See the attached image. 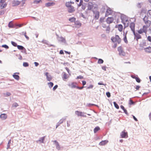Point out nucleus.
Listing matches in <instances>:
<instances>
[{"mask_svg": "<svg viewBox=\"0 0 151 151\" xmlns=\"http://www.w3.org/2000/svg\"><path fill=\"white\" fill-rule=\"evenodd\" d=\"M111 40L112 42L114 43L116 42H117L118 44H120L121 42V39L118 35H116L115 37H112L111 38Z\"/></svg>", "mask_w": 151, "mask_h": 151, "instance_id": "obj_1", "label": "nucleus"}, {"mask_svg": "<svg viewBox=\"0 0 151 151\" xmlns=\"http://www.w3.org/2000/svg\"><path fill=\"white\" fill-rule=\"evenodd\" d=\"M117 14H121V16H120V18L121 19V22H124V20L128 17L125 15V14H121L119 12H115V13H114V17L115 19H117V18L116 17V16H117Z\"/></svg>", "mask_w": 151, "mask_h": 151, "instance_id": "obj_2", "label": "nucleus"}, {"mask_svg": "<svg viewBox=\"0 0 151 151\" xmlns=\"http://www.w3.org/2000/svg\"><path fill=\"white\" fill-rule=\"evenodd\" d=\"M77 84V83L76 82H73L71 83V88H76L79 90H82L84 88L86 87V86H83L82 87H79L78 86H76V85Z\"/></svg>", "mask_w": 151, "mask_h": 151, "instance_id": "obj_3", "label": "nucleus"}, {"mask_svg": "<svg viewBox=\"0 0 151 151\" xmlns=\"http://www.w3.org/2000/svg\"><path fill=\"white\" fill-rule=\"evenodd\" d=\"M120 136L121 138H127L128 137L127 132H126L125 130H124L121 133Z\"/></svg>", "mask_w": 151, "mask_h": 151, "instance_id": "obj_4", "label": "nucleus"}, {"mask_svg": "<svg viewBox=\"0 0 151 151\" xmlns=\"http://www.w3.org/2000/svg\"><path fill=\"white\" fill-rule=\"evenodd\" d=\"M133 34L134 36V39L136 38V41L138 42V39L142 38L141 36L137 33L135 32H134V33H133Z\"/></svg>", "mask_w": 151, "mask_h": 151, "instance_id": "obj_5", "label": "nucleus"}, {"mask_svg": "<svg viewBox=\"0 0 151 151\" xmlns=\"http://www.w3.org/2000/svg\"><path fill=\"white\" fill-rule=\"evenodd\" d=\"M135 24L134 22H131L130 23L129 27L133 33H134V32H135Z\"/></svg>", "mask_w": 151, "mask_h": 151, "instance_id": "obj_6", "label": "nucleus"}, {"mask_svg": "<svg viewBox=\"0 0 151 151\" xmlns=\"http://www.w3.org/2000/svg\"><path fill=\"white\" fill-rule=\"evenodd\" d=\"M92 11L93 13L95 14V16H94V19L96 20L98 19L99 16V12L98 11H97L95 12L93 10H92Z\"/></svg>", "mask_w": 151, "mask_h": 151, "instance_id": "obj_7", "label": "nucleus"}, {"mask_svg": "<svg viewBox=\"0 0 151 151\" xmlns=\"http://www.w3.org/2000/svg\"><path fill=\"white\" fill-rule=\"evenodd\" d=\"M21 3V1L18 0H14L12 2V6H15L19 5Z\"/></svg>", "mask_w": 151, "mask_h": 151, "instance_id": "obj_8", "label": "nucleus"}, {"mask_svg": "<svg viewBox=\"0 0 151 151\" xmlns=\"http://www.w3.org/2000/svg\"><path fill=\"white\" fill-rule=\"evenodd\" d=\"M114 20V18L112 17H109L107 18L106 22L107 23L110 24L112 23Z\"/></svg>", "mask_w": 151, "mask_h": 151, "instance_id": "obj_9", "label": "nucleus"}, {"mask_svg": "<svg viewBox=\"0 0 151 151\" xmlns=\"http://www.w3.org/2000/svg\"><path fill=\"white\" fill-rule=\"evenodd\" d=\"M45 75L46 76V79L47 81H50L52 79V78L50 75L49 74V73L46 72L45 73Z\"/></svg>", "mask_w": 151, "mask_h": 151, "instance_id": "obj_10", "label": "nucleus"}, {"mask_svg": "<svg viewBox=\"0 0 151 151\" xmlns=\"http://www.w3.org/2000/svg\"><path fill=\"white\" fill-rule=\"evenodd\" d=\"M75 10L74 7L72 6L68 7V12L69 13H72Z\"/></svg>", "mask_w": 151, "mask_h": 151, "instance_id": "obj_11", "label": "nucleus"}, {"mask_svg": "<svg viewBox=\"0 0 151 151\" xmlns=\"http://www.w3.org/2000/svg\"><path fill=\"white\" fill-rule=\"evenodd\" d=\"M93 4L92 2H89L88 3V8L87 10H91L93 7Z\"/></svg>", "mask_w": 151, "mask_h": 151, "instance_id": "obj_12", "label": "nucleus"}, {"mask_svg": "<svg viewBox=\"0 0 151 151\" xmlns=\"http://www.w3.org/2000/svg\"><path fill=\"white\" fill-rule=\"evenodd\" d=\"M58 42H61L65 44H66V41L65 38L62 36L60 37V38L58 40Z\"/></svg>", "mask_w": 151, "mask_h": 151, "instance_id": "obj_13", "label": "nucleus"}, {"mask_svg": "<svg viewBox=\"0 0 151 151\" xmlns=\"http://www.w3.org/2000/svg\"><path fill=\"white\" fill-rule=\"evenodd\" d=\"M150 26V24L149 25L147 24L146 25H144L143 26V28L142 29L144 31V33H145L147 32V28L149 27Z\"/></svg>", "mask_w": 151, "mask_h": 151, "instance_id": "obj_14", "label": "nucleus"}, {"mask_svg": "<svg viewBox=\"0 0 151 151\" xmlns=\"http://www.w3.org/2000/svg\"><path fill=\"white\" fill-rule=\"evenodd\" d=\"M120 108L124 111V112L127 116L129 115V113H128L127 109H125L123 106L121 105L120 106Z\"/></svg>", "mask_w": 151, "mask_h": 151, "instance_id": "obj_15", "label": "nucleus"}, {"mask_svg": "<svg viewBox=\"0 0 151 151\" xmlns=\"http://www.w3.org/2000/svg\"><path fill=\"white\" fill-rule=\"evenodd\" d=\"M65 118H63L60 119L59 121L57 123V124L56 126V128H57L60 125V124L62 123L65 120Z\"/></svg>", "mask_w": 151, "mask_h": 151, "instance_id": "obj_16", "label": "nucleus"}, {"mask_svg": "<svg viewBox=\"0 0 151 151\" xmlns=\"http://www.w3.org/2000/svg\"><path fill=\"white\" fill-rule=\"evenodd\" d=\"M55 4V3L54 2H48L45 3V6L46 7H49L52 6Z\"/></svg>", "mask_w": 151, "mask_h": 151, "instance_id": "obj_17", "label": "nucleus"}, {"mask_svg": "<svg viewBox=\"0 0 151 151\" xmlns=\"http://www.w3.org/2000/svg\"><path fill=\"white\" fill-rule=\"evenodd\" d=\"M0 118L3 120H5L7 118V115L6 114H2L0 115Z\"/></svg>", "mask_w": 151, "mask_h": 151, "instance_id": "obj_18", "label": "nucleus"}, {"mask_svg": "<svg viewBox=\"0 0 151 151\" xmlns=\"http://www.w3.org/2000/svg\"><path fill=\"white\" fill-rule=\"evenodd\" d=\"M108 142V141L107 140H102L99 143V145L103 146L106 144Z\"/></svg>", "mask_w": 151, "mask_h": 151, "instance_id": "obj_19", "label": "nucleus"}, {"mask_svg": "<svg viewBox=\"0 0 151 151\" xmlns=\"http://www.w3.org/2000/svg\"><path fill=\"white\" fill-rule=\"evenodd\" d=\"M144 50L145 52H151V47L149 46L148 47H147L144 49Z\"/></svg>", "mask_w": 151, "mask_h": 151, "instance_id": "obj_20", "label": "nucleus"}, {"mask_svg": "<svg viewBox=\"0 0 151 151\" xmlns=\"http://www.w3.org/2000/svg\"><path fill=\"white\" fill-rule=\"evenodd\" d=\"M13 77L17 81H18L19 79V76L17 74H16V73H14L13 75Z\"/></svg>", "mask_w": 151, "mask_h": 151, "instance_id": "obj_21", "label": "nucleus"}, {"mask_svg": "<svg viewBox=\"0 0 151 151\" xmlns=\"http://www.w3.org/2000/svg\"><path fill=\"white\" fill-rule=\"evenodd\" d=\"M113 11L110 8H108L107 9L106 11V12L108 13V14H111L113 13Z\"/></svg>", "mask_w": 151, "mask_h": 151, "instance_id": "obj_22", "label": "nucleus"}, {"mask_svg": "<svg viewBox=\"0 0 151 151\" xmlns=\"http://www.w3.org/2000/svg\"><path fill=\"white\" fill-rule=\"evenodd\" d=\"M143 20L145 22V24L146 25H149L150 24V25H151V22L149 20H146V21H145V18H143Z\"/></svg>", "mask_w": 151, "mask_h": 151, "instance_id": "obj_23", "label": "nucleus"}, {"mask_svg": "<svg viewBox=\"0 0 151 151\" xmlns=\"http://www.w3.org/2000/svg\"><path fill=\"white\" fill-rule=\"evenodd\" d=\"M118 26H119L118 27V30L120 32H122L123 29V25L122 24H118Z\"/></svg>", "mask_w": 151, "mask_h": 151, "instance_id": "obj_24", "label": "nucleus"}, {"mask_svg": "<svg viewBox=\"0 0 151 151\" xmlns=\"http://www.w3.org/2000/svg\"><path fill=\"white\" fill-rule=\"evenodd\" d=\"M75 113L78 116H81L82 114H83V113L81 111H75Z\"/></svg>", "mask_w": 151, "mask_h": 151, "instance_id": "obj_25", "label": "nucleus"}, {"mask_svg": "<svg viewBox=\"0 0 151 151\" xmlns=\"http://www.w3.org/2000/svg\"><path fill=\"white\" fill-rule=\"evenodd\" d=\"M95 58L96 59H98V62H97V63L98 64H102V63H103L104 62V61L102 59L99 58V59H98L97 58H96V57H95Z\"/></svg>", "mask_w": 151, "mask_h": 151, "instance_id": "obj_26", "label": "nucleus"}, {"mask_svg": "<svg viewBox=\"0 0 151 151\" xmlns=\"http://www.w3.org/2000/svg\"><path fill=\"white\" fill-rule=\"evenodd\" d=\"M100 127L99 126L96 127L93 129V132L94 133H96L97 131L100 130Z\"/></svg>", "mask_w": 151, "mask_h": 151, "instance_id": "obj_27", "label": "nucleus"}, {"mask_svg": "<svg viewBox=\"0 0 151 151\" xmlns=\"http://www.w3.org/2000/svg\"><path fill=\"white\" fill-rule=\"evenodd\" d=\"M2 4L0 5L1 9H3L5 8L7 6V4L6 3H1Z\"/></svg>", "mask_w": 151, "mask_h": 151, "instance_id": "obj_28", "label": "nucleus"}, {"mask_svg": "<svg viewBox=\"0 0 151 151\" xmlns=\"http://www.w3.org/2000/svg\"><path fill=\"white\" fill-rule=\"evenodd\" d=\"M47 85L49 87L51 88L53 86L54 83L52 82H50L47 83Z\"/></svg>", "mask_w": 151, "mask_h": 151, "instance_id": "obj_29", "label": "nucleus"}, {"mask_svg": "<svg viewBox=\"0 0 151 151\" xmlns=\"http://www.w3.org/2000/svg\"><path fill=\"white\" fill-rule=\"evenodd\" d=\"M45 137V136H44L43 137H41L40 138L39 140H38V141L42 143H44Z\"/></svg>", "mask_w": 151, "mask_h": 151, "instance_id": "obj_30", "label": "nucleus"}, {"mask_svg": "<svg viewBox=\"0 0 151 151\" xmlns=\"http://www.w3.org/2000/svg\"><path fill=\"white\" fill-rule=\"evenodd\" d=\"M129 104L130 105H134L135 104V103L133 102L130 98L129 100Z\"/></svg>", "mask_w": 151, "mask_h": 151, "instance_id": "obj_31", "label": "nucleus"}, {"mask_svg": "<svg viewBox=\"0 0 151 151\" xmlns=\"http://www.w3.org/2000/svg\"><path fill=\"white\" fill-rule=\"evenodd\" d=\"M76 20V18L74 17H72L70 18H69L68 19V20L70 21L71 22H74Z\"/></svg>", "mask_w": 151, "mask_h": 151, "instance_id": "obj_32", "label": "nucleus"}, {"mask_svg": "<svg viewBox=\"0 0 151 151\" xmlns=\"http://www.w3.org/2000/svg\"><path fill=\"white\" fill-rule=\"evenodd\" d=\"M147 12V9L145 8H142L141 10L140 13L142 14V13H144V14H146Z\"/></svg>", "mask_w": 151, "mask_h": 151, "instance_id": "obj_33", "label": "nucleus"}, {"mask_svg": "<svg viewBox=\"0 0 151 151\" xmlns=\"http://www.w3.org/2000/svg\"><path fill=\"white\" fill-rule=\"evenodd\" d=\"M113 104L114 105L115 107L117 109H119V106L116 102L115 101H114L113 102Z\"/></svg>", "mask_w": 151, "mask_h": 151, "instance_id": "obj_34", "label": "nucleus"}, {"mask_svg": "<svg viewBox=\"0 0 151 151\" xmlns=\"http://www.w3.org/2000/svg\"><path fill=\"white\" fill-rule=\"evenodd\" d=\"M3 94L5 97H8L11 95V93L9 92H7L6 93H4Z\"/></svg>", "mask_w": 151, "mask_h": 151, "instance_id": "obj_35", "label": "nucleus"}, {"mask_svg": "<svg viewBox=\"0 0 151 151\" xmlns=\"http://www.w3.org/2000/svg\"><path fill=\"white\" fill-rule=\"evenodd\" d=\"M86 5H87V3H83L82 5L81 6L82 9L83 10H85L86 9Z\"/></svg>", "mask_w": 151, "mask_h": 151, "instance_id": "obj_36", "label": "nucleus"}, {"mask_svg": "<svg viewBox=\"0 0 151 151\" xmlns=\"http://www.w3.org/2000/svg\"><path fill=\"white\" fill-rule=\"evenodd\" d=\"M42 1L41 0H35L33 1V3L34 4H38L40 2H42Z\"/></svg>", "mask_w": 151, "mask_h": 151, "instance_id": "obj_37", "label": "nucleus"}, {"mask_svg": "<svg viewBox=\"0 0 151 151\" xmlns=\"http://www.w3.org/2000/svg\"><path fill=\"white\" fill-rule=\"evenodd\" d=\"M23 66L24 67H27L29 66V64L27 62H23Z\"/></svg>", "mask_w": 151, "mask_h": 151, "instance_id": "obj_38", "label": "nucleus"}, {"mask_svg": "<svg viewBox=\"0 0 151 151\" xmlns=\"http://www.w3.org/2000/svg\"><path fill=\"white\" fill-rule=\"evenodd\" d=\"M65 6L67 8L70 7L72 5L70 3L69 1L66 2L65 4Z\"/></svg>", "mask_w": 151, "mask_h": 151, "instance_id": "obj_39", "label": "nucleus"}, {"mask_svg": "<svg viewBox=\"0 0 151 151\" xmlns=\"http://www.w3.org/2000/svg\"><path fill=\"white\" fill-rule=\"evenodd\" d=\"M119 54L120 55H122L123 56H124L125 55V53L123 50H122L119 52Z\"/></svg>", "mask_w": 151, "mask_h": 151, "instance_id": "obj_40", "label": "nucleus"}, {"mask_svg": "<svg viewBox=\"0 0 151 151\" xmlns=\"http://www.w3.org/2000/svg\"><path fill=\"white\" fill-rule=\"evenodd\" d=\"M22 35H24L25 36V37L27 39V40H28L29 39V37L27 35L26 32H22Z\"/></svg>", "mask_w": 151, "mask_h": 151, "instance_id": "obj_41", "label": "nucleus"}, {"mask_svg": "<svg viewBox=\"0 0 151 151\" xmlns=\"http://www.w3.org/2000/svg\"><path fill=\"white\" fill-rule=\"evenodd\" d=\"M137 77L135 79L136 81L138 83H140L141 82V80L138 76L137 75Z\"/></svg>", "mask_w": 151, "mask_h": 151, "instance_id": "obj_42", "label": "nucleus"}, {"mask_svg": "<svg viewBox=\"0 0 151 151\" xmlns=\"http://www.w3.org/2000/svg\"><path fill=\"white\" fill-rule=\"evenodd\" d=\"M42 42L43 43L46 44L47 45H49V43H48L49 42L46 40H42Z\"/></svg>", "mask_w": 151, "mask_h": 151, "instance_id": "obj_43", "label": "nucleus"}, {"mask_svg": "<svg viewBox=\"0 0 151 151\" xmlns=\"http://www.w3.org/2000/svg\"><path fill=\"white\" fill-rule=\"evenodd\" d=\"M63 76L62 77L63 80L67 79L68 78L67 74L65 72H64Z\"/></svg>", "mask_w": 151, "mask_h": 151, "instance_id": "obj_44", "label": "nucleus"}, {"mask_svg": "<svg viewBox=\"0 0 151 151\" xmlns=\"http://www.w3.org/2000/svg\"><path fill=\"white\" fill-rule=\"evenodd\" d=\"M93 106H96L97 107H99V106L95 104H91V103H89L87 104V106L89 107H91Z\"/></svg>", "mask_w": 151, "mask_h": 151, "instance_id": "obj_45", "label": "nucleus"}, {"mask_svg": "<svg viewBox=\"0 0 151 151\" xmlns=\"http://www.w3.org/2000/svg\"><path fill=\"white\" fill-rule=\"evenodd\" d=\"M11 43L13 46L15 47H17V45H17V44L16 42L14 41H12L11 42Z\"/></svg>", "mask_w": 151, "mask_h": 151, "instance_id": "obj_46", "label": "nucleus"}, {"mask_svg": "<svg viewBox=\"0 0 151 151\" xmlns=\"http://www.w3.org/2000/svg\"><path fill=\"white\" fill-rule=\"evenodd\" d=\"M17 47L18 49L19 50H23V49L24 48V47L23 46L21 45H18Z\"/></svg>", "mask_w": 151, "mask_h": 151, "instance_id": "obj_47", "label": "nucleus"}, {"mask_svg": "<svg viewBox=\"0 0 151 151\" xmlns=\"http://www.w3.org/2000/svg\"><path fill=\"white\" fill-rule=\"evenodd\" d=\"M11 139H9L8 142V144L7 145V147L6 149H8L9 148H10V144L11 143Z\"/></svg>", "mask_w": 151, "mask_h": 151, "instance_id": "obj_48", "label": "nucleus"}, {"mask_svg": "<svg viewBox=\"0 0 151 151\" xmlns=\"http://www.w3.org/2000/svg\"><path fill=\"white\" fill-rule=\"evenodd\" d=\"M83 3V0H80V1L79 3L78 4V7L80 6H81Z\"/></svg>", "mask_w": 151, "mask_h": 151, "instance_id": "obj_49", "label": "nucleus"}, {"mask_svg": "<svg viewBox=\"0 0 151 151\" xmlns=\"http://www.w3.org/2000/svg\"><path fill=\"white\" fill-rule=\"evenodd\" d=\"M124 25V29L126 27H128L129 26V23H128L127 24H126V23L124 22H122Z\"/></svg>", "mask_w": 151, "mask_h": 151, "instance_id": "obj_50", "label": "nucleus"}, {"mask_svg": "<svg viewBox=\"0 0 151 151\" xmlns=\"http://www.w3.org/2000/svg\"><path fill=\"white\" fill-rule=\"evenodd\" d=\"M1 47L4 48L6 49H8L9 48V47L6 44L3 45H1Z\"/></svg>", "mask_w": 151, "mask_h": 151, "instance_id": "obj_51", "label": "nucleus"}, {"mask_svg": "<svg viewBox=\"0 0 151 151\" xmlns=\"http://www.w3.org/2000/svg\"><path fill=\"white\" fill-rule=\"evenodd\" d=\"M123 40L125 43L126 44H127L128 43V41L127 40V37H124Z\"/></svg>", "mask_w": 151, "mask_h": 151, "instance_id": "obj_52", "label": "nucleus"}, {"mask_svg": "<svg viewBox=\"0 0 151 151\" xmlns=\"http://www.w3.org/2000/svg\"><path fill=\"white\" fill-rule=\"evenodd\" d=\"M138 32L139 34H142L143 32L144 33V31L142 29H140L139 30H138Z\"/></svg>", "mask_w": 151, "mask_h": 151, "instance_id": "obj_53", "label": "nucleus"}, {"mask_svg": "<svg viewBox=\"0 0 151 151\" xmlns=\"http://www.w3.org/2000/svg\"><path fill=\"white\" fill-rule=\"evenodd\" d=\"M105 19L104 17H101L100 18V23H102L104 22V19Z\"/></svg>", "mask_w": 151, "mask_h": 151, "instance_id": "obj_54", "label": "nucleus"}, {"mask_svg": "<svg viewBox=\"0 0 151 151\" xmlns=\"http://www.w3.org/2000/svg\"><path fill=\"white\" fill-rule=\"evenodd\" d=\"M122 50V47L121 46H120L118 47L117 50L119 52Z\"/></svg>", "mask_w": 151, "mask_h": 151, "instance_id": "obj_55", "label": "nucleus"}, {"mask_svg": "<svg viewBox=\"0 0 151 151\" xmlns=\"http://www.w3.org/2000/svg\"><path fill=\"white\" fill-rule=\"evenodd\" d=\"M106 95L108 98H109L111 96V93L109 91L107 92L106 93Z\"/></svg>", "mask_w": 151, "mask_h": 151, "instance_id": "obj_56", "label": "nucleus"}, {"mask_svg": "<svg viewBox=\"0 0 151 151\" xmlns=\"http://www.w3.org/2000/svg\"><path fill=\"white\" fill-rule=\"evenodd\" d=\"M21 52L22 53H24L25 54H27V53L26 52V50L25 48L24 47V48L23 49V50H21Z\"/></svg>", "mask_w": 151, "mask_h": 151, "instance_id": "obj_57", "label": "nucleus"}, {"mask_svg": "<svg viewBox=\"0 0 151 151\" xmlns=\"http://www.w3.org/2000/svg\"><path fill=\"white\" fill-rule=\"evenodd\" d=\"M65 69L67 70V72L68 73V74H69V75H70L71 72H70V71L69 69L67 67H65Z\"/></svg>", "mask_w": 151, "mask_h": 151, "instance_id": "obj_58", "label": "nucleus"}, {"mask_svg": "<svg viewBox=\"0 0 151 151\" xmlns=\"http://www.w3.org/2000/svg\"><path fill=\"white\" fill-rule=\"evenodd\" d=\"M5 10H2L0 11V16L4 14L5 13Z\"/></svg>", "mask_w": 151, "mask_h": 151, "instance_id": "obj_59", "label": "nucleus"}, {"mask_svg": "<svg viewBox=\"0 0 151 151\" xmlns=\"http://www.w3.org/2000/svg\"><path fill=\"white\" fill-rule=\"evenodd\" d=\"M83 78V76H82L81 75H79L76 78V79H82Z\"/></svg>", "mask_w": 151, "mask_h": 151, "instance_id": "obj_60", "label": "nucleus"}, {"mask_svg": "<svg viewBox=\"0 0 151 151\" xmlns=\"http://www.w3.org/2000/svg\"><path fill=\"white\" fill-rule=\"evenodd\" d=\"M53 142L55 145L56 147L57 146H58V145H59V143L56 140H54L53 141Z\"/></svg>", "mask_w": 151, "mask_h": 151, "instance_id": "obj_61", "label": "nucleus"}, {"mask_svg": "<svg viewBox=\"0 0 151 151\" xmlns=\"http://www.w3.org/2000/svg\"><path fill=\"white\" fill-rule=\"evenodd\" d=\"M12 106L13 107L16 108L18 106V104L17 103L15 102L13 104Z\"/></svg>", "mask_w": 151, "mask_h": 151, "instance_id": "obj_62", "label": "nucleus"}, {"mask_svg": "<svg viewBox=\"0 0 151 151\" xmlns=\"http://www.w3.org/2000/svg\"><path fill=\"white\" fill-rule=\"evenodd\" d=\"M58 86L57 85H55L53 88L52 90L53 91H55L56 89L58 88Z\"/></svg>", "mask_w": 151, "mask_h": 151, "instance_id": "obj_63", "label": "nucleus"}, {"mask_svg": "<svg viewBox=\"0 0 151 151\" xmlns=\"http://www.w3.org/2000/svg\"><path fill=\"white\" fill-rule=\"evenodd\" d=\"M131 77L133 78V79H135L137 77V75H136L135 74H134V75H131Z\"/></svg>", "mask_w": 151, "mask_h": 151, "instance_id": "obj_64", "label": "nucleus"}]
</instances>
